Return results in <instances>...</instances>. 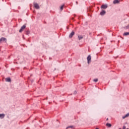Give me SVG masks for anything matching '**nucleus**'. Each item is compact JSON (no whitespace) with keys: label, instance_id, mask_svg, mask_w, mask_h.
I'll return each instance as SVG.
<instances>
[{"label":"nucleus","instance_id":"f257e3e1","mask_svg":"<svg viewBox=\"0 0 129 129\" xmlns=\"http://www.w3.org/2000/svg\"><path fill=\"white\" fill-rule=\"evenodd\" d=\"M87 60L88 64L91 63V56L90 55H89L87 57Z\"/></svg>","mask_w":129,"mask_h":129},{"label":"nucleus","instance_id":"412c9836","mask_svg":"<svg viewBox=\"0 0 129 129\" xmlns=\"http://www.w3.org/2000/svg\"><path fill=\"white\" fill-rule=\"evenodd\" d=\"M122 128H123V129H125V125L123 126Z\"/></svg>","mask_w":129,"mask_h":129},{"label":"nucleus","instance_id":"1a4fd4ad","mask_svg":"<svg viewBox=\"0 0 129 129\" xmlns=\"http://www.w3.org/2000/svg\"><path fill=\"white\" fill-rule=\"evenodd\" d=\"M5 116V114H0V118L3 119V118H4Z\"/></svg>","mask_w":129,"mask_h":129},{"label":"nucleus","instance_id":"4468645a","mask_svg":"<svg viewBox=\"0 0 129 129\" xmlns=\"http://www.w3.org/2000/svg\"><path fill=\"white\" fill-rule=\"evenodd\" d=\"M6 81H7V82H11V78H7Z\"/></svg>","mask_w":129,"mask_h":129},{"label":"nucleus","instance_id":"7ed1b4c3","mask_svg":"<svg viewBox=\"0 0 129 129\" xmlns=\"http://www.w3.org/2000/svg\"><path fill=\"white\" fill-rule=\"evenodd\" d=\"M2 42H5V43H7V38L5 37H2L0 39V43Z\"/></svg>","mask_w":129,"mask_h":129},{"label":"nucleus","instance_id":"f3484780","mask_svg":"<svg viewBox=\"0 0 129 129\" xmlns=\"http://www.w3.org/2000/svg\"><path fill=\"white\" fill-rule=\"evenodd\" d=\"M63 8H64V5L61 6L60 8V11H63Z\"/></svg>","mask_w":129,"mask_h":129},{"label":"nucleus","instance_id":"9d476101","mask_svg":"<svg viewBox=\"0 0 129 129\" xmlns=\"http://www.w3.org/2000/svg\"><path fill=\"white\" fill-rule=\"evenodd\" d=\"M68 128H71V129H73L74 128V126H68L66 129H68Z\"/></svg>","mask_w":129,"mask_h":129},{"label":"nucleus","instance_id":"f8f14e48","mask_svg":"<svg viewBox=\"0 0 129 129\" xmlns=\"http://www.w3.org/2000/svg\"><path fill=\"white\" fill-rule=\"evenodd\" d=\"M128 116H129V113H127L125 116L122 117L123 119L125 118V117H127Z\"/></svg>","mask_w":129,"mask_h":129},{"label":"nucleus","instance_id":"39448f33","mask_svg":"<svg viewBox=\"0 0 129 129\" xmlns=\"http://www.w3.org/2000/svg\"><path fill=\"white\" fill-rule=\"evenodd\" d=\"M107 5H102L101 7V9H103L105 10L106 9H107Z\"/></svg>","mask_w":129,"mask_h":129},{"label":"nucleus","instance_id":"423d86ee","mask_svg":"<svg viewBox=\"0 0 129 129\" xmlns=\"http://www.w3.org/2000/svg\"><path fill=\"white\" fill-rule=\"evenodd\" d=\"M105 14H106V12H105L104 10H102L100 13V15L101 16H104Z\"/></svg>","mask_w":129,"mask_h":129},{"label":"nucleus","instance_id":"20e7f679","mask_svg":"<svg viewBox=\"0 0 129 129\" xmlns=\"http://www.w3.org/2000/svg\"><path fill=\"white\" fill-rule=\"evenodd\" d=\"M26 28V25H23L21 27V28L19 30V33H22L23 32V30H24V29Z\"/></svg>","mask_w":129,"mask_h":129},{"label":"nucleus","instance_id":"dca6fc26","mask_svg":"<svg viewBox=\"0 0 129 129\" xmlns=\"http://www.w3.org/2000/svg\"><path fill=\"white\" fill-rule=\"evenodd\" d=\"M26 35H30V31L27 30L26 31Z\"/></svg>","mask_w":129,"mask_h":129},{"label":"nucleus","instance_id":"f03ea898","mask_svg":"<svg viewBox=\"0 0 129 129\" xmlns=\"http://www.w3.org/2000/svg\"><path fill=\"white\" fill-rule=\"evenodd\" d=\"M34 7L36 10H39V9H40V6H39V4H38V3H35L34 4Z\"/></svg>","mask_w":129,"mask_h":129},{"label":"nucleus","instance_id":"0eeeda50","mask_svg":"<svg viewBox=\"0 0 129 129\" xmlns=\"http://www.w3.org/2000/svg\"><path fill=\"white\" fill-rule=\"evenodd\" d=\"M119 0H114L113 2V4H114V5H116V4H119Z\"/></svg>","mask_w":129,"mask_h":129},{"label":"nucleus","instance_id":"a211bd4d","mask_svg":"<svg viewBox=\"0 0 129 129\" xmlns=\"http://www.w3.org/2000/svg\"><path fill=\"white\" fill-rule=\"evenodd\" d=\"M93 81H94V82H97V81H98V79H95L93 80Z\"/></svg>","mask_w":129,"mask_h":129},{"label":"nucleus","instance_id":"5701e85b","mask_svg":"<svg viewBox=\"0 0 129 129\" xmlns=\"http://www.w3.org/2000/svg\"><path fill=\"white\" fill-rule=\"evenodd\" d=\"M95 129H99L98 128H95Z\"/></svg>","mask_w":129,"mask_h":129},{"label":"nucleus","instance_id":"6e6552de","mask_svg":"<svg viewBox=\"0 0 129 129\" xmlns=\"http://www.w3.org/2000/svg\"><path fill=\"white\" fill-rule=\"evenodd\" d=\"M75 33H74V31H73L69 35L70 38H72V37H73V36H74V34Z\"/></svg>","mask_w":129,"mask_h":129},{"label":"nucleus","instance_id":"2eb2a0df","mask_svg":"<svg viewBox=\"0 0 129 129\" xmlns=\"http://www.w3.org/2000/svg\"><path fill=\"white\" fill-rule=\"evenodd\" d=\"M129 35V32H125L123 34V36H128Z\"/></svg>","mask_w":129,"mask_h":129},{"label":"nucleus","instance_id":"aec40b11","mask_svg":"<svg viewBox=\"0 0 129 129\" xmlns=\"http://www.w3.org/2000/svg\"><path fill=\"white\" fill-rule=\"evenodd\" d=\"M76 93H77V92H76V91H75V92H74V94H76Z\"/></svg>","mask_w":129,"mask_h":129},{"label":"nucleus","instance_id":"ddd939ff","mask_svg":"<svg viewBox=\"0 0 129 129\" xmlns=\"http://www.w3.org/2000/svg\"><path fill=\"white\" fill-rule=\"evenodd\" d=\"M106 126H108V127H111V124L109 123H107L106 124Z\"/></svg>","mask_w":129,"mask_h":129},{"label":"nucleus","instance_id":"9b49d317","mask_svg":"<svg viewBox=\"0 0 129 129\" xmlns=\"http://www.w3.org/2000/svg\"><path fill=\"white\" fill-rule=\"evenodd\" d=\"M78 38H79V40H81V39H83V36H82V35H79Z\"/></svg>","mask_w":129,"mask_h":129},{"label":"nucleus","instance_id":"6ab92c4d","mask_svg":"<svg viewBox=\"0 0 129 129\" xmlns=\"http://www.w3.org/2000/svg\"><path fill=\"white\" fill-rule=\"evenodd\" d=\"M125 29H129V25L125 27Z\"/></svg>","mask_w":129,"mask_h":129},{"label":"nucleus","instance_id":"4be33fe9","mask_svg":"<svg viewBox=\"0 0 129 129\" xmlns=\"http://www.w3.org/2000/svg\"><path fill=\"white\" fill-rule=\"evenodd\" d=\"M107 120H108V118H107Z\"/></svg>","mask_w":129,"mask_h":129}]
</instances>
